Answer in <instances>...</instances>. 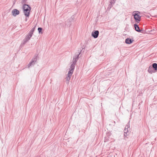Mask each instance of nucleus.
I'll use <instances>...</instances> for the list:
<instances>
[{
    "label": "nucleus",
    "mask_w": 157,
    "mask_h": 157,
    "mask_svg": "<svg viewBox=\"0 0 157 157\" xmlns=\"http://www.w3.org/2000/svg\"><path fill=\"white\" fill-rule=\"evenodd\" d=\"M115 3V2H113L112 1H111L110 2V4H109L108 7V9H110L113 6V4H114Z\"/></svg>",
    "instance_id": "obj_14"
},
{
    "label": "nucleus",
    "mask_w": 157,
    "mask_h": 157,
    "mask_svg": "<svg viewBox=\"0 0 157 157\" xmlns=\"http://www.w3.org/2000/svg\"><path fill=\"white\" fill-rule=\"evenodd\" d=\"M42 28L40 27H39L38 29V32L39 33H42Z\"/></svg>",
    "instance_id": "obj_17"
},
{
    "label": "nucleus",
    "mask_w": 157,
    "mask_h": 157,
    "mask_svg": "<svg viewBox=\"0 0 157 157\" xmlns=\"http://www.w3.org/2000/svg\"><path fill=\"white\" fill-rule=\"evenodd\" d=\"M75 17V15H72L70 18L67 20L66 22V24L70 26L71 24V23L73 21Z\"/></svg>",
    "instance_id": "obj_7"
},
{
    "label": "nucleus",
    "mask_w": 157,
    "mask_h": 157,
    "mask_svg": "<svg viewBox=\"0 0 157 157\" xmlns=\"http://www.w3.org/2000/svg\"><path fill=\"white\" fill-rule=\"evenodd\" d=\"M99 34V32L98 30H95L92 32L91 35L94 38H96L98 37Z\"/></svg>",
    "instance_id": "obj_9"
},
{
    "label": "nucleus",
    "mask_w": 157,
    "mask_h": 157,
    "mask_svg": "<svg viewBox=\"0 0 157 157\" xmlns=\"http://www.w3.org/2000/svg\"><path fill=\"white\" fill-rule=\"evenodd\" d=\"M74 69L72 68H70V69L68 72V76L66 77L67 83L68 84L69 82V80L70 79L72 75Z\"/></svg>",
    "instance_id": "obj_5"
},
{
    "label": "nucleus",
    "mask_w": 157,
    "mask_h": 157,
    "mask_svg": "<svg viewBox=\"0 0 157 157\" xmlns=\"http://www.w3.org/2000/svg\"><path fill=\"white\" fill-rule=\"evenodd\" d=\"M125 128H127V132H130V128H129V123L128 122Z\"/></svg>",
    "instance_id": "obj_15"
},
{
    "label": "nucleus",
    "mask_w": 157,
    "mask_h": 157,
    "mask_svg": "<svg viewBox=\"0 0 157 157\" xmlns=\"http://www.w3.org/2000/svg\"><path fill=\"white\" fill-rule=\"evenodd\" d=\"M135 29L136 31L139 33H143V29H140L138 25L136 24H135L134 25Z\"/></svg>",
    "instance_id": "obj_10"
},
{
    "label": "nucleus",
    "mask_w": 157,
    "mask_h": 157,
    "mask_svg": "<svg viewBox=\"0 0 157 157\" xmlns=\"http://www.w3.org/2000/svg\"><path fill=\"white\" fill-rule=\"evenodd\" d=\"M127 128H125V129H124V136H126L127 135V133H128V134H129V133L130 132H127Z\"/></svg>",
    "instance_id": "obj_16"
},
{
    "label": "nucleus",
    "mask_w": 157,
    "mask_h": 157,
    "mask_svg": "<svg viewBox=\"0 0 157 157\" xmlns=\"http://www.w3.org/2000/svg\"><path fill=\"white\" fill-rule=\"evenodd\" d=\"M133 40L129 38H127L125 39V42L127 44H131L133 41Z\"/></svg>",
    "instance_id": "obj_12"
},
{
    "label": "nucleus",
    "mask_w": 157,
    "mask_h": 157,
    "mask_svg": "<svg viewBox=\"0 0 157 157\" xmlns=\"http://www.w3.org/2000/svg\"><path fill=\"white\" fill-rule=\"evenodd\" d=\"M150 32L152 33H155L156 32V30L155 29L152 30L150 31Z\"/></svg>",
    "instance_id": "obj_19"
},
{
    "label": "nucleus",
    "mask_w": 157,
    "mask_h": 157,
    "mask_svg": "<svg viewBox=\"0 0 157 157\" xmlns=\"http://www.w3.org/2000/svg\"><path fill=\"white\" fill-rule=\"evenodd\" d=\"M12 13L13 16L16 17L17 15L19 14L20 12L17 9H14L12 11Z\"/></svg>",
    "instance_id": "obj_11"
},
{
    "label": "nucleus",
    "mask_w": 157,
    "mask_h": 157,
    "mask_svg": "<svg viewBox=\"0 0 157 157\" xmlns=\"http://www.w3.org/2000/svg\"><path fill=\"white\" fill-rule=\"evenodd\" d=\"M134 18L135 19L136 22L137 23H139L140 21L141 16H140L138 13H135L134 15Z\"/></svg>",
    "instance_id": "obj_8"
},
{
    "label": "nucleus",
    "mask_w": 157,
    "mask_h": 157,
    "mask_svg": "<svg viewBox=\"0 0 157 157\" xmlns=\"http://www.w3.org/2000/svg\"><path fill=\"white\" fill-rule=\"evenodd\" d=\"M36 26V25H34V27L31 29V30H30V31H29V33H30V34H31L33 35V32L35 30Z\"/></svg>",
    "instance_id": "obj_13"
},
{
    "label": "nucleus",
    "mask_w": 157,
    "mask_h": 157,
    "mask_svg": "<svg viewBox=\"0 0 157 157\" xmlns=\"http://www.w3.org/2000/svg\"><path fill=\"white\" fill-rule=\"evenodd\" d=\"M32 34L29 33L25 37V38L23 40L22 42L21 45V46L24 45L30 39L32 36Z\"/></svg>",
    "instance_id": "obj_4"
},
{
    "label": "nucleus",
    "mask_w": 157,
    "mask_h": 157,
    "mask_svg": "<svg viewBox=\"0 0 157 157\" xmlns=\"http://www.w3.org/2000/svg\"><path fill=\"white\" fill-rule=\"evenodd\" d=\"M27 0H22L21 2V3L23 5L24 4H26V2Z\"/></svg>",
    "instance_id": "obj_18"
},
{
    "label": "nucleus",
    "mask_w": 157,
    "mask_h": 157,
    "mask_svg": "<svg viewBox=\"0 0 157 157\" xmlns=\"http://www.w3.org/2000/svg\"><path fill=\"white\" fill-rule=\"evenodd\" d=\"M82 50H81L80 52H78V53H77V54H75V55L74 56L73 59V63L70 66V68H72L74 69H75V67L76 64V63L79 59V55L81 53ZM79 52V50L78 51Z\"/></svg>",
    "instance_id": "obj_2"
},
{
    "label": "nucleus",
    "mask_w": 157,
    "mask_h": 157,
    "mask_svg": "<svg viewBox=\"0 0 157 157\" xmlns=\"http://www.w3.org/2000/svg\"><path fill=\"white\" fill-rule=\"evenodd\" d=\"M37 55H35L34 57L33 58V59L31 60V61L28 64V67L29 68L31 66L34 65L35 64V62L36 61L37 57Z\"/></svg>",
    "instance_id": "obj_6"
},
{
    "label": "nucleus",
    "mask_w": 157,
    "mask_h": 157,
    "mask_svg": "<svg viewBox=\"0 0 157 157\" xmlns=\"http://www.w3.org/2000/svg\"><path fill=\"white\" fill-rule=\"evenodd\" d=\"M22 8L25 16L26 17H29L31 9L30 6L28 4H24Z\"/></svg>",
    "instance_id": "obj_1"
},
{
    "label": "nucleus",
    "mask_w": 157,
    "mask_h": 157,
    "mask_svg": "<svg viewBox=\"0 0 157 157\" xmlns=\"http://www.w3.org/2000/svg\"><path fill=\"white\" fill-rule=\"evenodd\" d=\"M157 70V63H153L152 64V66H150L149 67L148 71L149 73L152 74V73L155 72Z\"/></svg>",
    "instance_id": "obj_3"
}]
</instances>
